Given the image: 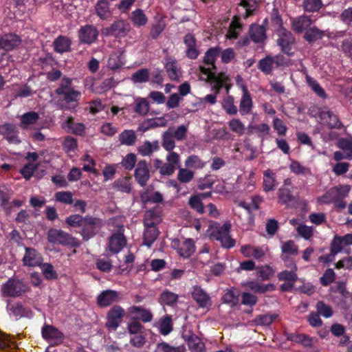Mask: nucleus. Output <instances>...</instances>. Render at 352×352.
I'll list each match as a JSON object with an SVG mask.
<instances>
[{
	"label": "nucleus",
	"mask_w": 352,
	"mask_h": 352,
	"mask_svg": "<svg viewBox=\"0 0 352 352\" xmlns=\"http://www.w3.org/2000/svg\"><path fill=\"white\" fill-rule=\"evenodd\" d=\"M135 111L140 115H146L149 110V104L144 98H140L136 100Z\"/></svg>",
	"instance_id": "obj_64"
},
{
	"label": "nucleus",
	"mask_w": 352,
	"mask_h": 352,
	"mask_svg": "<svg viewBox=\"0 0 352 352\" xmlns=\"http://www.w3.org/2000/svg\"><path fill=\"white\" fill-rule=\"evenodd\" d=\"M43 261L41 254L33 248H25L23 258V265L28 267L40 266Z\"/></svg>",
	"instance_id": "obj_14"
},
{
	"label": "nucleus",
	"mask_w": 352,
	"mask_h": 352,
	"mask_svg": "<svg viewBox=\"0 0 352 352\" xmlns=\"http://www.w3.org/2000/svg\"><path fill=\"white\" fill-rule=\"evenodd\" d=\"M130 19L136 28L144 26L148 23V17L140 8H138L131 12Z\"/></svg>",
	"instance_id": "obj_34"
},
{
	"label": "nucleus",
	"mask_w": 352,
	"mask_h": 352,
	"mask_svg": "<svg viewBox=\"0 0 352 352\" xmlns=\"http://www.w3.org/2000/svg\"><path fill=\"white\" fill-rule=\"evenodd\" d=\"M270 21L275 30H281L283 32V21L278 9L274 8L272 10L270 16Z\"/></svg>",
	"instance_id": "obj_56"
},
{
	"label": "nucleus",
	"mask_w": 352,
	"mask_h": 352,
	"mask_svg": "<svg viewBox=\"0 0 352 352\" xmlns=\"http://www.w3.org/2000/svg\"><path fill=\"white\" fill-rule=\"evenodd\" d=\"M126 240L123 233H113L109 239V249L113 254L120 252L126 245Z\"/></svg>",
	"instance_id": "obj_22"
},
{
	"label": "nucleus",
	"mask_w": 352,
	"mask_h": 352,
	"mask_svg": "<svg viewBox=\"0 0 352 352\" xmlns=\"http://www.w3.org/2000/svg\"><path fill=\"white\" fill-rule=\"evenodd\" d=\"M191 294L192 298L200 308H205L211 305V300L209 294L200 286H193Z\"/></svg>",
	"instance_id": "obj_16"
},
{
	"label": "nucleus",
	"mask_w": 352,
	"mask_h": 352,
	"mask_svg": "<svg viewBox=\"0 0 352 352\" xmlns=\"http://www.w3.org/2000/svg\"><path fill=\"white\" fill-rule=\"evenodd\" d=\"M162 146L167 151H172L175 147L174 137L170 129L162 135Z\"/></svg>",
	"instance_id": "obj_46"
},
{
	"label": "nucleus",
	"mask_w": 352,
	"mask_h": 352,
	"mask_svg": "<svg viewBox=\"0 0 352 352\" xmlns=\"http://www.w3.org/2000/svg\"><path fill=\"white\" fill-rule=\"evenodd\" d=\"M267 19H265L263 25L252 24L250 25L249 34L251 39L256 43L263 42L266 38V29L265 26L267 25Z\"/></svg>",
	"instance_id": "obj_19"
},
{
	"label": "nucleus",
	"mask_w": 352,
	"mask_h": 352,
	"mask_svg": "<svg viewBox=\"0 0 352 352\" xmlns=\"http://www.w3.org/2000/svg\"><path fill=\"white\" fill-rule=\"evenodd\" d=\"M178 300V295L168 290L164 291L160 296V302L162 305L173 306Z\"/></svg>",
	"instance_id": "obj_47"
},
{
	"label": "nucleus",
	"mask_w": 352,
	"mask_h": 352,
	"mask_svg": "<svg viewBox=\"0 0 352 352\" xmlns=\"http://www.w3.org/2000/svg\"><path fill=\"white\" fill-rule=\"evenodd\" d=\"M47 239L50 243L52 244L68 245L72 248L79 246V243L75 237L62 230L56 228L49 229Z\"/></svg>",
	"instance_id": "obj_4"
},
{
	"label": "nucleus",
	"mask_w": 352,
	"mask_h": 352,
	"mask_svg": "<svg viewBox=\"0 0 352 352\" xmlns=\"http://www.w3.org/2000/svg\"><path fill=\"white\" fill-rule=\"evenodd\" d=\"M21 43V39L16 34H6L0 37V49L10 51Z\"/></svg>",
	"instance_id": "obj_20"
},
{
	"label": "nucleus",
	"mask_w": 352,
	"mask_h": 352,
	"mask_svg": "<svg viewBox=\"0 0 352 352\" xmlns=\"http://www.w3.org/2000/svg\"><path fill=\"white\" fill-rule=\"evenodd\" d=\"M129 23L123 20H118L112 23L109 27L104 29V34L107 36L115 37H124L129 31Z\"/></svg>",
	"instance_id": "obj_13"
},
{
	"label": "nucleus",
	"mask_w": 352,
	"mask_h": 352,
	"mask_svg": "<svg viewBox=\"0 0 352 352\" xmlns=\"http://www.w3.org/2000/svg\"><path fill=\"white\" fill-rule=\"evenodd\" d=\"M223 108L229 115H236L237 107L234 105V99L232 96H228L223 102Z\"/></svg>",
	"instance_id": "obj_53"
},
{
	"label": "nucleus",
	"mask_w": 352,
	"mask_h": 352,
	"mask_svg": "<svg viewBox=\"0 0 352 352\" xmlns=\"http://www.w3.org/2000/svg\"><path fill=\"white\" fill-rule=\"evenodd\" d=\"M289 168L292 173L297 175H307L311 174V171L309 168L302 166L296 160L292 161L289 165Z\"/></svg>",
	"instance_id": "obj_49"
},
{
	"label": "nucleus",
	"mask_w": 352,
	"mask_h": 352,
	"mask_svg": "<svg viewBox=\"0 0 352 352\" xmlns=\"http://www.w3.org/2000/svg\"><path fill=\"white\" fill-rule=\"evenodd\" d=\"M96 15L102 20H107L111 15L108 0H98L95 6Z\"/></svg>",
	"instance_id": "obj_28"
},
{
	"label": "nucleus",
	"mask_w": 352,
	"mask_h": 352,
	"mask_svg": "<svg viewBox=\"0 0 352 352\" xmlns=\"http://www.w3.org/2000/svg\"><path fill=\"white\" fill-rule=\"evenodd\" d=\"M167 74L170 80H178L179 78V72L176 67L175 61L168 62L165 65Z\"/></svg>",
	"instance_id": "obj_62"
},
{
	"label": "nucleus",
	"mask_w": 352,
	"mask_h": 352,
	"mask_svg": "<svg viewBox=\"0 0 352 352\" xmlns=\"http://www.w3.org/2000/svg\"><path fill=\"white\" fill-rule=\"evenodd\" d=\"M241 252L245 257H254L255 259H259L265 255L261 247H254L250 245H243Z\"/></svg>",
	"instance_id": "obj_31"
},
{
	"label": "nucleus",
	"mask_w": 352,
	"mask_h": 352,
	"mask_svg": "<svg viewBox=\"0 0 352 352\" xmlns=\"http://www.w3.org/2000/svg\"><path fill=\"white\" fill-rule=\"evenodd\" d=\"M275 173L268 169L263 173V189L265 192L272 191L276 186Z\"/></svg>",
	"instance_id": "obj_36"
},
{
	"label": "nucleus",
	"mask_w": 352,
	"mask_h": 352,
	"mask_svg": "<svg viewBox=\"0 0 352 352\" xmlns=\"http://www.w3.org/2000/svg\"><path fill=\"white\" fill-rule=\"evenodd\" d=\"M313 24L311 16L302 15L294 19L292 23V29L298 34L305 32Z\"/></svg>",
	"instance_id": "obj_25"
},
{
	"label": "nucleus",
	"mask_w": 352,
	"mask_h": 352,
	"mask_svg": "<svg viewBox=\"0 0 352 352\" xmlns=\"http://www.w3.org/2000/svg\"><path fill=\"white\" fill-rule=\"evenodd\" d=\"M38 119L39 115L37 112H27L23 114L21 117L20 127L23 129H26L29 125L36 123Z\"/></svg>",
	"instance_id": "obj_39"
},
{
	"label": "nucleus",
	"mask_w": 352,
	"mask_h": 352,
	"mask_svg": "<svg viewBox=\"0 0 352 352\" xmlns=\"http://www.w3.org/2000/svg\"><path fill=\"white\" fill-rule=\"evenodd\" d=\"M247 286L253 292L258 294H264L268 291H274L276 288L272 283L261 284L256 281H249Z\"/></svg>",
	"instance_id": "obj_38"
},
{
	"label": "nucleus",
	"mask_w": 352,
	"mask_h": 352,
	"mask_svg": "<svg viewBox=\"0 0 352 352\" xmlns=\"http://www.w3.org/2000/svg\"><path fill=\"white\" fill-rule=\"evenodd\" d=\"M183 338L186 341L191 352H203L204 351L205 344L197 335L194 333L189 336L184 335Z\"/></svg>",
	"instance_id": "obj_26"
},
{
	"label": "nucleus",
	"mask_w": 352,
	"mask_h": 352,
	"mask_svg": "<svg viewBox=\"0 0 352 352\" xmlns=\"http://www.w3.org/2000/svg\"><path fill=\"white\" fill-rule=\"evenodd\" d=\"M287 339L296 343H300L305 346H311L312 342L311 339L308 336L304 334L291 333L288 336Z\"/></svg>",
	"instance_id": "obj_55"
},
{
	"label": "nucleus",
	"mask_w": 352,
	"mask_h": 352,
	"mask_svg": "<svg viewBox=\"0 0 352 352\" xmlns=\"http://www.w3.org/2000/svg\"><path fill=\"white\" fill-rule=\"evenodd\" d=\"M41 335L53 346L61 344L65 339L64 333L52 324H44L41 329Z\"/></svg>",
	"instance_id": "obj_8"
},
{
	"label": "nucleus",
	"mask_w": 352,
	"mask_h": 352,
	"mask_svg": "<svg viewBox=\"0 0 352 352\" xmlns=\"http://www.w3.org/2000/svg\"><path fill=\"white\" fill-rule=\"evenodd\" d=\"M195 171L188 168L178 166L177 179L181 184H188L194 178Z\"/></svg>",
	"instance_id": "obj_42"
},
{
	"label": "nucleus",
	"mask_w": 352,
	"mask_h": 352,
	"mask_svg": "<svg viewBox=\"0 0 352 352\" xmlns=\"http://www.w3.org/2000/svg\"><path fill=\"white\" fill-rule=\"evenodd\" d=\"M189 206L199 214L204 213V206L199 195H192L188 200Z\"/></svg>",
	"instance_id": "obj_50"
},
{
	"label": "nucleus",
	"mask_w": 352,
	"mask_h": 352,
	"mask_svg": "<svg viewBox=\"0 0 352 352\" xmlns=\"http://www.w3.org/2000/svg\"><path fill=\"white\" fill-rule=\"evenodd\" d=\"M223 303L233 307L239 302V292L235 289L228 290L222 297Z\"/></svg>",
	"instance_id": "obj_45"
},
{
	"label": "nucleus",
	"mask_w": 352,
	"mask_h": 352,
	"mask_svg": "<svg viewBox=\"0 0 352 352\" xmlns=\"http://www.w3.org/2000/svg\"><path fill=\"white\" fill-rule=\"evenodd\" d=\"M184 42L187 47L186 51V55L190 59H196L199 52L196 48V39L192 34H187L184 36Z\"/></svg>",
	"instance_id": "obj_27"
},
{
	"label": "nucleus",
	"mask_w": 352,
	"mask_h": 352,
	"mask_svg": "<svg viewBox=\"0 0 352 352\" xmlns=\"http://www.w3.org/2000/svg\"><path fill=\"white\" fill-rule=\"evenodd\" d=\"M349 190V186H336L328 190L319 200L325 204L333 203L336 208L342 210L346 208V203L344 199L348 195Z\"/></svg>",
	"instance_id": "obj_3"
},
{
	"label": "nucleus",
	"mask_w": 352,
	"mask_h": 352,
	"mask_svg": "<svg viewBox=\"0 0 352 352\" xmlns=\"http://www.w3.org/2000/svg\"><path fill=\"white\" fill-rule=\"evenodd\" d=\"M65 223L73 228H80L78 232L83 241H87L98 234L103 226V221L90 214L82 216L79 214H71L65 219Z\"/></svg>",
	"instance_id": "obj_1"
},
{
	"label": "nucleus",
	"mask_w": 352,
	"mask_h": 352,
	"mask_svg": "<svg viewBox=\"0 0 352 352\" xmlns=\"http://www.w3.org/2000/svg\"><path fill=\"white\" fill-rule=\"evenodd\" d=\"M149 72L148 69H140L133 73L131 76V80L133 82L143 83L148 81Z\"/></svg>",
	"instance_id": "obj_52"
},
{
	"label": "nucleus",
	"mask_w": 352,
	"mask_h": 352,
	"mask_svg": "<svg viewBox=\"0 0 352 352\" xmlns=\"http://www.w3.org/2000/svg\"><path fill=\"white\" fill-rule=\"evenodd\" d=\"M316 312L326 318H330L333 315L332 308L322 300L316 303Z\"/></svg>",
	"instance_id": "obj_54"
},
{
	"label": "nucleus",
	"mask_w": 352,
	"mask_h": 352,
	"mask_svg": "<svg viewBox=\"0 0 352 352\" xmlns=\"http://www.w3.org/2000/svg\"><path fill=\"white\" fill-rule=\"evenodd\" d=\"M7 310L16 319L23 317L31 318L32 316V310L30 308L25 307L19 302L14 303L8 302L7 305Z\"/></svg>",
	"instance_id": "obj_17"
},
{
	"label": "nucleus",
	"mask_w": 352,
	"mask_h": 352,
	"mask_svg": "<svg viewBox=\"0 0 352 352\" xmlns=\"http://www.w3.org/2000/svg\"><path fill=\"white\" fill-rule=\"evenodd\" d=\"M99 32L93 25H85L80 27L78 31V37L80 43L91 45L94 43L98 37Z\"/></svg>",
	"instance_id": "obj_9"
},
{
	"label": "nucleus",
	"mask_w": 352,
	"mask_h": 352,
	"mask_svg": "<svg viewBox=\"0 0 352 352\" xmlns=\"http://www.w3.org/2000/svg\"><path fill=\"white\" fill-rule=\"evenodd\" d=\"M160 232L157 226H150L144 228L143 233V245L151 248L153 243L156 241Z\"/></svg>",
	"instance_id": "obj_30"
},
{
	"label": "nucleus",
	"mask_w": 352,
	"mask_h": 352,
	"mask_svg": "<svg viewBox=\"0 0 352 352\" xmlns=\"http://www.w3.org/2000/svg\"><path fill=\"white\" fill-rule=\"evenodd\" d=\"M137 135L133 130H124L119 135V142L122 145L133 146L135 144Z\"/></svg>",
	"instance_id": "obj_41"
},
{
	"label": "nucleus",
	"mask_w": 352,
	"mask_h": 352,
	"mask_svg": "<svg viewBox=\"0 0 352 352\" xmlns=\"http://www.w3.org/2000/svg\"><path fill=\"white\" fill-rule=\"evenodd\" d=\"M56 201L65 204L73 203V194L70 191H60L55 193Z\"/></svg>",
	"instance_id": "obj_57"
},
{
	"label": "nucleus",
	"mask_w": 352,
	"mask_h": 352,
	"mask_svg": "<svg viewBox=\"0 0 352 352\" xmlns=\"http://www.w3.org/2000/svg\"><path fill=\"white\" fill-rule=\"evenodd\" d=\"M65 124V126L68 128V129L71 131V133L75 135H82L85 133V125L82 123L75 122L72 116L67 118Z\"/></svg>",
	"instance_id": "obj_40"
},
{
	"label": "nucleus",
	"mask_w": 352,
	"mask_h": 352,
	"mask_svg": "<svg viewBox=\"0 0 352 352\" xmlns=\"http://www.w3.org/2000/svg\"><path fill=\"white\" fill-rule=\"evenodd\" d=\"M273 67L272 56H266L260 60L258 64V69L266 75L272 73Z\"/></svg>",
	"instance_id": "obj_48"
},
{
	"label": "nucleus",
	"mask_w": 352,
	"mask_h": 352,
	"mask_svg": "<svg viewBox=\"0 0 352 352\" xmlns=\"http://www.w3.org/2000/svg\"><path fill=\"white\" fill-rule=\"evenodd\" d=\"M336 278V274L333 269H327L323 275L320 278V282L323 286H328L333 283Z\"/></svg>",
	"instance_id": "obj_60"
},
{
	"label": "nucleus",
	"mask_w": 352,
	"mask_h": 352,
	"mask_svg": "<svg viewBox=\"0 0 352 352\" xmlns=\"http://www.w3.org/2000/svg\"><path fill=\"white\" fill-rule=\"evenodd\" d=\"M71 40L64 36H58L54 41V51L63 54L71 50Z\"/></svg>",
	"instance_id": "obj_33"
},
{
	"label": "nucleus",
	"mask_w": 352,
	"mask_h": 352,
	"mask_svg": "<svg viewBox=\"0 0 352 352\" xmlns=\"http://www.w3.org/2000/svg\"><path fill=\"white\" fill-rule=\"evenodd\" d=\"M122 299L120 292L113 289L102 291L97 296V305L100 307H107L113 304L117 303Z\"/></svg>",
	"instance_id": "obj_10"
},
{
	"label": "nucleus",
	"mask_w": 352,
	"mask_h": 352,
	"mask_svg": "<svg viewBox=\"0 0 352 352\" xmlns=\"http://www.w3.org/2000/svg\"><path fill=\"white\" fill-rule=\"evenodd\" d=\"M167 125V120L164 117H157L146 119L140 124L138 130L145 133L146 131L157 127H164Z\"/></svg>",
	"instance_id": "obj_24"
},
{
	"label": "nucleus",
	"mask_w": 352,
	"mask_h": 352,
	"mask_svg": "<svg viewBox=\"0 0 352 352\" xmlns=\"http://www.w3.org/2000/svg\"><path fill=\"white\" fill-rule=\"evenodd\" d=\"M306 82L311 90L320 98L325 99L327 98V95L324 89L320 85V84L314 78L311 77L308 74L305 76Z\"/></svg>",
	"instance_id": "obj_37"
},
{
	"label": "nucleus",
	"mask_w": 352,
	"mask_h": 352,
	"mask_svg": "<svg viewBox=\"0 0 352 352\" xmlns=\"http://www.w3.org/2000/svg\"><path fill=\"white\" fill-rule=\"evenodd\" d=\"M230 129L239 135H242L245 131V126L243 122L237 118H233L228 122Z\"/></svg>",
	"instance_id": "obj_63"
},
{
	"label": "nucleus",
	"mask_w": 352,
	"mask_h": 352,
	"mask_svg": "<svg viewBox=\"0 0 352 352\" xmlns=\"http://www.w3.org/2000/svg\"><path fill=\"white\" fill-rule=\"evenodd\" d=\"M160 149V145L158 140L150 142L145 140L142 145L138 147V153L142 156H149L153 152L157 151Z\"/></svg>",
	"instance_id": "obj_32"
},
{
	"label": "nucleus",
	"mask_w": 352,
	"mask_h": 352,
	"mask_svg": "<svg viewBox=\"0 0 352 352\" xmlns=\"http://www.w3.org/2000/svg\"><path fill=\"white\" fill-rule=\"evenodd\" d=\"M134 177L137 183L144 187L151 178L148 165L145 160H140L135 168Z\"/></svg>",
	"instance_id": "obj_12"
},
{
	"label": "nucleus",
	"mask_w": 352,
	"mask_h": 352,
	"mask_svg": "<svg viewBox=\"0 0 352 352\" xmlns=\"http://www.w3.org/2000/svg\"><path fill=\"white\" fill-rule=\"evenodd\" d=\"M130 180V177L119 178L114 182L113 187L120 192L130 193L131 191V184Z\"/></svg>",
	"instance_id": "obj_44"
},
{
	"label": "nucleus",
	"mask_w": 352,
	"mask_h": 352,
	"mask_svg": "<svg viewBox=\"0 0 352 352\" xmlns=\"http://www.w3.org/2000/svg\"><path fill=\"white\" fill-rule=\"evenodd\" d=\"M137 162L136 155L134 153H128L122 160L121 164L127 170L134 168Z\"/></svg>",
	"instance_id": "obj_59"
},
{
	"label": "nucleus",
	"mask_w": 352,
	"mask_h": 352,
	"mask_svg": "<svg viewBox=\"0 0 352 352\" xmlns=\"http://www.w3.org/2000/svg\"><path fill=\"white\" fill-rule=\"evenodd\" d=\"M54 92L57 96L62 97L64 104L61 105V109L65 110L75 109L82 96L81 92L74 87L73 79L67 76L61 78Z\"/></svg>",
	"instance_id": "obj_2"
},
{
	"label": "nucleus",
	"mask_w": 352,
	"mask_h": 352,
	"mask_svg": "<svg viewBox=\"0 0 352 352\" xmlns=\"http://www.w3.org/2000/svg\"><path fill=\"white\" fill-rule=\"evenodd\" d=\"M320 120L327 124L329 129H341L343 124L338 116L330 111L327 107L320 108L318 112Z\"/></svg>",
	"instance_id": "obj_11"
},
{
	"label": "nucleus",
	"mask_w": 352,
	"mask_h": 352,
	"mask_svg": "<svg viewBox=\"0 0 352 352\" xmlns=\"http://www.w3.org/2000/svg\"><path fill=\"white\" fill-rule=\"evenodd\" d=\"M125 316L124 309L120 305H113L106 315L105 327L112 331H116L122 322Z\"/></svg>",
	"instance_id": "obj_7"
},
{
	"label": "nucleus",
	"mask_w": 352,
	"mask_h": 352,
	"mask_svg": "<svg viewBox=\"0 0 352 352\" xmlns=\"http://www.w3.org/2000/svg\"><path fill=\"white\" fill-rule=\"evenodd\" d=\"M28 285L21 280L9 278L2 285V293L6 297H19L27 292Z\"/></svg>",
	"instance_id": "obj_6"
},
{
	"label": "nucleus",
	"mask_w": 352,
	"mask_h": 352,
	"mask_svg": "<svg viewBox=\"0 0 352 352\" xmlns=\"http://www.w3.org/2000/svg\"><path fill=\"white\" fill-rule=\"evenodd\" d=\"M195 246L192 239H188L177 248L178 254L183 258H189L195 252Z\"/></svg>",
	"instance_id": "obj_35"
},
{
	"label": "nucleus",
	"mask_w": 352,
	"mask_h": 352,
	"mask_svg": "<svg viewBox=\"0 0 352 352\" xmlns=\"http://www.w3.org/2000/svg\"><path fill=\"white\" fill-rule=\"evenodd\" d=\"M231 224L225 223L222 226L217 223L212 228L211 235L217 240L220 241L221 245L224 248L230 249L234 247L236 241L232 239L230 234Z\"/></svg>",
	"instance_id": "obj_5"
},
{
	"label": "nucleus",
	"mask_w": 352,
	"mask_h": 352,
	"mask_svg": "<svg viewBox=\"0 0 352 352\" xmlns=\"http://www.w3.org/2000/svg\"><path fill=\"white\" fill-rule=\"evenodd\" d=\"M220 53L221 48L219 47H210L205 52L203 63L204 64V66H206V69H209L210 71L217 70L215 63Z\"/></svg>",
	"instance_id": "obj_18"
},
{
	"label": "nucleus",
	"mask_w": 352,
	"mask_h": 352,
	"mask_svg": "<svg viewBox=\"0 0 352 352\" xmlns=\"http://www.w3.org/2000/svg\"><path fill=\"white\" fill-rule=\"evenodd\" d=\"M325 35V32L320 30L316 25H311L304 33L303 38L309 43H313L322 39Z\"/></svg>",
	"instance_id": "obj_29"
},
{
	"label": "nucleus",
	"mask_w": 352,
	"mask_h": 352,
	"mask_svg": "<svg viewBox=\"0 0 352 352\" xmlns=\"http://www.w3.org/2000/svg\"><path fill=\"white\" fill-rule=\"evenodd\" d=\"M278 279L280 281H287L294 283L297 278V274L296 270L292 269L291 271L284 270L280 272L278 276Z\"/></svg>",
	"instance_id": "obj_61"
},
{
	"label": "nucleus",
	"mask_w": 352,
	"mask_h": 352,
	"mask_svg": "<svg viewBox=\"0 0 352 352\" xmlns=\"http://www.w3.org/2000/svg\"><path fill=\"white\" fill-rule=\"evenodd\" d=\"M184 164L185 166L189 169H201L206 166V162H204L198 155H191L186 158Z\"/></svg>",
	"instance_id": "obj_43"
},
{
	"label": "nucleus",
	"mask_w": 352,
	"mask_h": 352,
	"mask_svg": "<svg viewBox=\"0 0 352 352\" xmlns=\"http://www.w3.org/2000/svg\"><path fill=\"white\" fill-rule=\"evenodd\" d=\"M198 69L202 75L206 76L207 82H220L221 83L227 82L229 80L225 72H219L217 74V70L210 71L209 69H206V66L203 65H200Z\"/></svg>",
	"instance_id": "obj_21"
},
{
	"label": "nucleus",
	"mask_w": 352,
	"mask_h": 352,
	"mask_svg": "<svg viewBox=\"0 0 352 352\" xmlns=\"http://www.w3.org/2000/svg\"><path fill=\"white\" fill-rule=\"evenodd\" d=\"M240 87L243 94L240 100L239 112L241 116H246L251 113L253 102L247 86L244 84H241Z\"/></svg>",
	"instance_id": "obj_15"
},
{
	"label": "nucleus",
	"mask_w": 352,
	"mask_h": 352,
	"mask_svg": "<svg viewBox=\"0 0 352 352\" xmlns=\"http://www.w3.org/2000/svg\"><path fill=\"white\" fill-rule=\"evenodd\" d=\"M277 317V314L259 315L256 317L255 322L257 325L268 326L271 324Z\"/></svg>",
	"instance_id": "obj_58"
},
{
	"label": "nucleus",
	"mask_w": 352,
	"mask_h": 352,
	"mask_svg": "<svg viewBox=\"0 0 352 352\" xmlns=\"http://www.w3.org/2000/svg\"><path fill=\"white\" fill-rule=\"evenodd\" d=\"M282 34L283 36L277 40V43L283 53L292 56L294 53L292 51V45L294 43V38L292 33L286 30H283Z\"/></svg>",
	"instance_id": "obj_23"
},
{
	"label": "nucleus",
	"mask_w": 352,
	"mask_h": 352,
	"mask_svg": "<svg viewBox=\"0 0 352 352\" xmlns=\"http://www.w3.org/2000/svg\"><path fill=\"white\" fill-rule=\"evenodd\" d=\"M281 252L283 254L297 255L298 247L292 240L282 242Z\"/></svg>",
	"instance_id": "obj_51"
}]
</instances>
